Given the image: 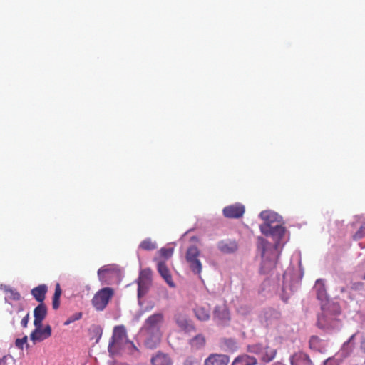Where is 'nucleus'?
<instances>
[{
	"label": "nucleus",
	"instance_id": "nucleus-21",
	"mask_svg": "<svg viewBox=\"0 0 365 365\" xmlns=\"http://www.w3.org/2000/svg\"><path fill=\"white\" fill-rule=\"evenodd\" d=\"M314 289L316 292L317 299L320 301H325L327 299V290L325 288L324 281L319 279L315 282Z\"/></svg>",
	"mask_w": 365,
	"mask_h": 365
},
{
	"label": "nucleus",
	"instance_id": "nucleus-19",
	"mask_svg": "<svg viewBox=\"0 0 365 365\" xmlns=\"http://www.w3.org/2000/svg\"><path fill=\"white\" fill-rule=\"evenodd\" d=\"M291 365H313L309 356L302 352L296 353L290 358Z\"/></svg>",
	"mask_w": 365,
	"mask_h": 365
},
{
	"label": "nucleus",
	"instance_id": "nucleus-46",
	"mask_svg": "<svg viewBox=\"0 0 365 365\" xmlns=\"http://www.w3.org/2000/svg\"><path fill=\"white\" fill-rule=\"evenodd\" d=\"M360 365H365V361L362 364H361Z\"/></svg>",
	"mask_w": 365,
	"mask_h": 365
},
{
	"label": "nucleus",
	"instance_id": "nucleus-6",
	"mask_svg": "<svg viewBox=\"0 0 365 365\" xmlns=\"http://www.w3.org/2000/svg\"><path fill=\"white\" fill-rule=\"evenodd\" d=\"M201 252L195 245L190 246L185 254V260L190 267V270L200 277V274L202 270V264L200 262V257Z\"/></svg>",
	"mask_w": 365,
	"mask_h": 365
},
{
	"label": "nucleus",
	"instance_id": "nucleus-26",
	"mask_svg": "<svg viewBox=\"0 0 365 365\" xmlns=\"http://www.w3.org/2000/svg\"><path fill=\"white\" fill-rule=\"evenodd\" d=\"M150 282L138 281V297L139 303H140V299L145 296L149 289Z\"/></svg>",
	"mask_w": 365,
	"mask_h": 365
},
{
	"label": "nucleus",
	"instance_id": "nucleus-4",
	"mask_svg": "<svg viewBox=\"0 0 365 365\" xmlns=\"http://www.w3.org/2000/svg\"><path fill=\"white\" fill-rule=\"evenodd\" d=\"M130 348H135V346L128 339L125 327L123 325L115 327L108 348L110 354L115 355L121 350Z\"/></svg>",
	"mask_w": 365,
	"mask_h": 365
},
{
	"label": "nucleus",
	"instance_id": "nucleus-8",
	"mask_svg": "<svg viewBox=\"0 0 365 365\" xmlns=\"http://www.w3.org/2000/svg\"><path fill=\"white\" fill-rule=\"evenodd\" d=\"M247 351L250 354H253L261 358L264 361H272L276 354V351L260 344L247 346Z\"/></svg>",
	"mask_w": 365,
	"mask_h": 365
},
{
	"label": "nucleus",
	"instance_id": "nucleus-39",
	"mask_svg": "<svg viewBox=\"0 0 365 365\" xmlns=\"http://www.w3.org/2000/svg\"><path fill=\"white\" fill-rule=\"evenodd\" d=\"M29 320V314L27 313L26 315L21 319V324L23 327H26L28 322Z\"/></svg>",
	"mask_w": 365,
	"mask_h": 365
},
{
	"label": "nucleus",
	"instance_id": "nucleus-25",
	"mask_svg": "<svg viewBox=\"0 0 365 365\" xmlns=\"http://www.w3.org/2000/svg\"><path fill=\"white\" fill-rule=\"evenodd\" d=\"M355 336H356V334L351 335V337L349 338V339L347 341L344 343V344L341 347V349L340 351V353H339L340 356H341L343 357H346L347 356H349L350 354V353L353 350V347H354L353 341H354Z\"/></svg>",
	"mask_w": 365,
	"mask_h": 365
},
{
	"label": "nucleus",
	"instance_id": "nucleus-11",
	"mask_svg": "<svg viewBox=\"0 0 365 365\" xmlns=\"http://www.w3.org/2000/svg\"><path fill=\"white\" fill-rule=\"evenodd\" d=\"M51 334V328L47 325L44 329L41 326H35V329L30 335L31 340L35 344L48 338Z\"/></svg>",
	"mask_w": 365,
	"mask_h": 365
},
{
	"label": "nucleus",
	"instance_id": "nucleus-37",
	"mask_svg": "<svg viewBox=\"0 0 365 365\" xmlns=\"http://www.w3.org/2000/svg\"><path fill=\"white\" fill-rule=\"evenodd\" d=\"M61 294V289L59 284H57L55 289V292L53 299H59Z\"/></svg>",
	"mask_w": 365,
	"mask_h": 365
},
{
	"label": "nucleus",
	"instance_id": "nucleus-1",
	"mask_svg": "<svg viewBox=\"0 0 365 365\" xmlns=\"http://www.w3.org/2000/svg\"><path fill=\"white\" fill-rule=\"evenodd\" d=\"M264 223L260 225L261 232L272 242L262 237H257V250L261 257L259 272L263 274H273L277 269V259L285 243V227L282 217L271 210L260 212Z\"/></svg>",
	"mask_w": 365,
	"mask_h": 365
},
{
	"label": "nucleus",
	"instance_id": "nucleus-2",
	"mask_svg": "<svg viewBox=\"0 0 365 365\" xmlns=\"http://www.w3.org/2000/svg\"><path fill=\"white\" fill-rule=\"evenodd\" d=\"M163 324L164 315L160 312L153 314L145 320L140 331L147 348L153 349L159 345L163 333Z\"/></svg>",
	"mask_w": 365,
	"mask_h": 365
},
{
	"label": "nucleus",
	"instance_id": "nucleus-9",
	"mask_svg": "<svg viewBox=\"0 0 365 365\" xmlns=\"http://www.w3.org/2000/svg\"><path fill=\"white\" fill-rule=\"evenodd\" d=\"M317 326L325 331L337 330L340 327V322L327 313H323L318 317Z\"/></svg>",
	"mask_w": 365,
	"mask_h": 365
},
{
	"label": "nucleus",
	"instance_id": "nucleus-42",
	"mask_svg": "<svg viewBox=\"0 0 365 365\" xmlns=\"http://www.w3.org/2000/svg\"><path fill=\"white\" fill-rule=\"evenodd\" d=\"M361 349L365 352V334L363 335L361 338Z\"/></svg>",
	"mask_w": 365,
	"mask_h": 365
},
{
	"label": "nucleus",
	"instance_id": "nucleus-17",
	"mask_svg": "<svg viewBox=\"0 0 365 365\" xmlns=\"http://www.w3.org/2000/svg\"><path fill=\"white\" fill-rule=\"evenodd\" d=\"M152 365H172L173 361L170 357L162 351L157 352L150 359Z\"/></svg>",
	"mask_w": 365,
	"mask_h": 365
},
{
	"label": "nucleus",
	"instance_id": "nucleus-41",
	"mask_svg": "<svg viewBox=\"0 0 365 365\" xmlns=\"http://www.w3.org/2000/svg\"><path fill=\"white\" fill-rule=\"evenodd\" d=\"M59 305H60L59 299H53V302H52L53 308L54 309H56L58 308Z\"/></svg>",
	"mask_w": 365,
	"mask_h": 365
},
{
	"label": "nucleus",
	"instance_id": "nucleus-23",
	"mask_svg": "<svg viewBox=\"0 0 365 365\" xmlns=\"http://www.w3.org/2000/svg\"><path fill=\"white\" fill-rule=\"evenodd\" d=\"M217 248L223 253L229 254L237 250V244L231 240H222L218 242Z\"/></svg>",
	"mask_w": 365,
	"mask_h": 365
},
{
	"label": "nucleus",
	"instance_id": "nucleus-28",
	"mask_svg": "<svg viewBox=\"0 0 365 365\" xmlns=\"http://www.w3.org/2000/svg\"><path fill=\"white\" fill-rule=\"evenodd\" d=\"M205 337L201 334L197 335L190 340V345L196 349L202 348L205 345Z\"/></svg>",
	"mask_w": 365,
	"mask_h": 365
},
{
	"label": "nucleus",
	"instance_id": "nucleus-31",
	"mask_svg": "<svg viewBox=\"0 0 365 365\" xmlns=\"http://www.w3.org/2000/svg\"><path fill=\"white\" fill-rule=\"evenodd\" d=\"M138 281L151 282V271L149 269L141 270Z\"/></svg>",
	"mask_w": 365,
	"mask_h": 365
},
{
	"label": "nucleus",
	"instance_id": "nucleus-3",
	"mask_svg": "<svg viewBox=\"0 0 365 365\" xmlns=\"http://www.w3.org/2000/svg\"><path fill=\"white\" fill-rule=\"evenodd\" d=\"M303 274L299 265L297 267L290 266L284 272L282 279H278L277 287L280 288V295L283 301L286 302L297 290Z\"/></svg>",
	"mask_w": 365,
	"mask_h": 365
},
{
	"label": "nucleus",
	"instance_id": "nucleus-10",
	"mask_svg": "<svg viewBox=\"0 0 365 365\" xmlns=\"http://www.w3.org/2000/svg\"><path fill=\"white\" fill-rule=\"evenodd\" d=\"M245 211V206L237 202L225 207L222 210V214L227 218L238 219L242 217Z\"/></svg>",
	"mask_w": 365,
	"mask_h": 365
},
{
	"label": "nucleus",
	"instance_id": "nucleus-15",
	"mask_svg": "<svg viewBox=\"0 0 365 365\" xmlns=\"http://www.w3.org/2000/svg\"><path fill=\"white\" fill-rule=\"evenodd\" d=\"M229 357L224 354H211L205 361L204 365H227Z\"/></svg>",
	"mask_w": 365,
	"mask_h": 365
},
{
	"label": "nucleus",
	"instance_id": "nucleus-5",
	"mask_svg": "<svg viewBox=\"0 0 365 365\" xmlns=\"http://www.w3.org/2000/svg\"><path fill=\"white\" fill-rule=\"evenodd\" d=\"M98 277L103 284H113L120 280L122 272L118 266L108 264L98 269Z\"/></svg>",
	"mask_w": 365,
	"mask_h": 365
},
{
	"label": "nucleus",
	"instance_id": "nucleus-32",
	"mask_svg": "<svg viewBox=\"0 0 365 365\" xmlns=\"http://www.w3.org/2000/svg\"><path fill=\"white\" fill-rule=\"evenodd\" d=\"M279 314L276 312L269 310L264 313V319L266 322V325L269 326L272 324V319H270L272 317H274V318L278 317Z\"/></svg>",
	"mask_w": 365,
	"mask_h": 365
},
{
	"label": "nucleus",
	"instance_id": "nucleus-43",
	"mask_svg": "<svg viewBox=\"0 0 365 365\" xmlns=\"http://www.w3.org/2000/svg\"><path fill=\"white\" fill-rule=\"evenodd\" d=\"M356 235L358 237H359V238L362 237L361 233V232H357V233L356 234Z\"/></svg>",
	"mask_w": 365,
	"mask_h": 365
},
{
	"label": "nucleus",
	"instance_id": "nucleus-22",
	"mask_svg": "<svg viewBox=\"0 0 365 365\" xmlns=\"http://www.w3.org/2000/svg\"><path fill=\"white\" fill-rule=\"evenodd\" d=\"M158 270L160 274L162 276V277L168 284V285L171 287H174L175 284L172 281L169 270L167 268L165 263L164 262H158Z\"/></svg>",
	"mask_w": 365,
	"mask_h": 365
},
{
	"label": "nucleus",
	"instance_id": "nucleus-24",
	"mask_svg": "<svg viewBox=\"0 0 365 365\" xmlns=\"http://www.w3.org/2000/svg\"><path fill=\"white\" fill-rule=\"evenodd\" d=\"M47 292V287L45 284H41L31 290V294L36 301L43 302L45 299V294Z\"/></svg>",
	"mask_w": 365,
	"mask_h": 365
},
{
	"label": "nucleus",
	"instance_id": "nucleus-29",
	"mask_svg": "<svg viewBox=\"0 0 365 365\" xmlns=\"http://www.w3.org/2000/svg\"><path fill=\"white\" fill-rule=\"evenodd\" d=\"M139 247L145 250H152L157 247V245L155 242H152L150 238H147L141 242Z\"/></svg>",
	"mask_w": 365,
	"mask_h": 365
},
{
	"label": "nucleus",
	"instance_id": "nucleus-45",
	"mask_svg": "<svg viewBox=\"0 0 365 365\" xmlns=\"http://www.w3.org/2000/svg\"><path fill=\"white\" fill-rule=\"evenodd\" d=\"M362 279L365 280V274H364V276L362 277Z\"/></svg>",
	"mask_w": 365,
	"mask_h": 365
},
{
	"label": "nucleus",
	"instance_id": "nucleus-27",
	"mask_svg": "<svg viewBox=\"0 0 365 365\" xmlns=\"http://www.w3.org/2000/svg\"><path fill=\"white\" fill-rule=\"evenodd\" d=\"M1 289L4 290L6 294V300H7L8 298L11 299L13 300H19L20 299V294L15 289H11L8 287L6 285H1L0 287Z\"/></svg>",
	"mask_w": 365,
	"mask_h": 365
},
{
	"label": "nucleus",
	"instance_id": "nucleus-40",
	"mask_svg": "<svg viewBox=\"0 0 365 365\" xmlns=\"http://www.w3.org/2000/svg\"><path fill=\"white\" fill-rule=\"evenodd\" d=\"M185 365H200L197 360L188 359L185 361Z\"/></svg>",
	"mask_w": 365,
	"mask_h": 365
},
{
	"label": "nucleus",
	"instance_id": "nucleus-36",
	"mask_svg": "<svg viewBox=\"0 0 365 365\" xmlns=\"http://www.w3.org/2000/svg\"><path fill=\"white\" fill-rule=\"evenodd\" d=\"M26 341H27V336H26L23 337L22 339H17L15 341V344L19 349H22L24 347V345L26 343Z\"/></svg>",
	"mask_w": 365,
	"mask_h": 365
},
{
	"label": "nucleus",
	"instance_id": "nucleus-20",
	"mask_svg": "<svg viewBox=\"0 0 365 365\" xmlns=\"http://www.w3.org/2000/svg\"><path fill=\"white\" fill-rule=\"evenodd\" d=\"M327 344L325 341L321 340L317 336H312L309 339V348L314 351L324 353L327 349Z\"/></svg>",
	"mask_w": 365,
	"mask_h": 365
},
{
	"label": "nucleus",
	"instance_id": "nucleus-7",
	"mask_svg": "<svg viewBox=\"0 0 365 365\" xmlns=\"http://www.w3.org/2000/svg\"><path fill=\"white\" fill-rule=\"evenodd\" d=\"M113 294V290L110 287L100 289L92 299V304L96 310H103Z\"/></svg>",
	"mask_w": 365,
	"mask_h": 365
},
{
	"label": "nucleus",
	"instance_id": "nucleus-13",
	"mask_svg": "<svg viewBox=\"0 0 365 365\" xmlns=\"http://www.w3.org/2000/svg\"><path fill=\"white\" fill-rule=\"evenodd\" d=\"M214 319L220 324H227L230 321V313L225 304L216 306L213 312Z\"/></svg>",
	"mask_w": 365,
	"mask_h": 365
},
{
	"label": "nucleus",
	"instance_id": "nucleus-30",
	"mask_svg": "<svg viewBox=\"0 0 365 365\" xmlns=\"http://www.w3.org/2000/svg\"><path fill=\"white\" fill-rule=\"evenodd\" d=\"M237 348V342L235 340L229 339L224 341L223 349L226 351H233Z\"/></svg>",
	"mask_w": 365,
	"mask_h": 365
},
{
	"label": "nucleus",
	"instance_id": "nucleus-18",
	"mask_svg": "<svg viewBox=\"0 0 365 365\" xmlns=\"http://www.w3.org/2000/svg\"><path fill=\"white\" fill-rule=\"evenodd\" d=\"M257 363V360L255 356L242 354L234 359L232 365H256Z\"/></svg>",
	"mask_w": 365,
	"mask_h": 365
},
{
	"label": "nucleus",
	"instance_id": "nucleus-34",
	"mask_svg": "<svg viewBox=\"0 0 365 365\" xmlns=\"http://www.w3.org/2000/svg\"><path fill=\"white\" fill-rule=\"evenodd\" d=\"M160 252L163 257L168 259L172 256L173 253V248L163 247L160 249Z\"/></svg>",
	"mask_w": 365,
	"mask_h": 365
},
{
	"label": "nucleus",
	"instance_id": "nucleus-33",
	"mask_svg": "<svg viewBox=\"0 0 365 365\" xmlns=\"http://www.w3.org/2000/svg\"><path fill=\"white\" fill-rule=\"evenodd\" d=\"M82 314L81 312H76L72 314L71 317H68V319L65 322L64 324L68 325L71 323L74 322L76 320H78L81 318Z\"/></svg>",
	"mask_w": 365,
	"mask_h": 365
},
{
	"label": "nucleus",
	"instance_id": "nucleus-16",
	"mask_svg": "<svg viewBox=\"0 0 365 365\" xmlns=\"http://www.w3.org/2000/svg\"><path fill=\"white\" fill-rule=\"evenodd\" d=\"M47 314V309L43 304H38L34 310V325L42 326V322L45 319Z\"/></svg>",
	"mask_w": 365,
	"mask_h": 365
},
{
	"label": "nucleus",
	"instance_id": "nucleus-44",
	"mask_svg": "<svg viewBox=\"0 0 365 365\" xmlns=\"http://www.w3.org/2000/svg\"><path fill=\"white\" fill-rule=\"evenodd\" d=\"M267 283H268V281H265V282H264V286H266V284H267Z\"/></svg>",
	"mask_w": 365,
	"mask_h": 365
},
{
	"label": "nucleus",
	"instance_id": "nucleus-12",
	"mask_svg": "<svg viewBox=\"0 0 365 365\" xmlns=\"http://www.w3.org/2000/svg\"><path fill=\"white\" fill-rule=\"evenodd\" d=\"M192 311L199 321L206 322L210 318V307L208 304H195Z\"/></svg>",
	"mask_w": 365,
	"mask_h": 365
},
{
	"label": "nucleus",
	"instance_id": "nucleus-14",
	"mask_svg": "<svg viewBox=\"0 0 365 365\" xmlns=\"http://www.w3.org/2000/svg\"><path fill=\"white\" fill-rule=\"evenodd\" d=\"M175 321L178 327L182 331L190 332L195 329L191 320L185 314H177L175 316Z\"/></svg>",
	"mask_w": 365,
	"mask_h": 365
},
{
	"label": "nucleus",
	"instance_id": "nucleus-35",
	"mask_svg": "<svg viewBox=\"0 0 365 365\" xmlns=\"http://www.w3.org/2000/svg\"><path fill=\"white\" fill-rule=\"evenodd\" d=\"M324 365H339V359L336 356L328 358L324 361Z\"/></svg>",
	"mask_w": 365,
	"mask_h": 365
},
{
	"label": "nucleus",
	"instance_id": "nucleus-38",
	"mask_svg": "<svg viewBox=\"0 0 365 365\" xmlns=\"http://www.w3.org/2000/svg\"><path fill=\"white\" fill-rule=\"evenodd\" d=\"M237 310L240 314L245 315L250 312V308L247 306H242L238 307Z\"/></svg>",
	"mask_w": 365,
	"mask_h": 365
}]
</instances>
